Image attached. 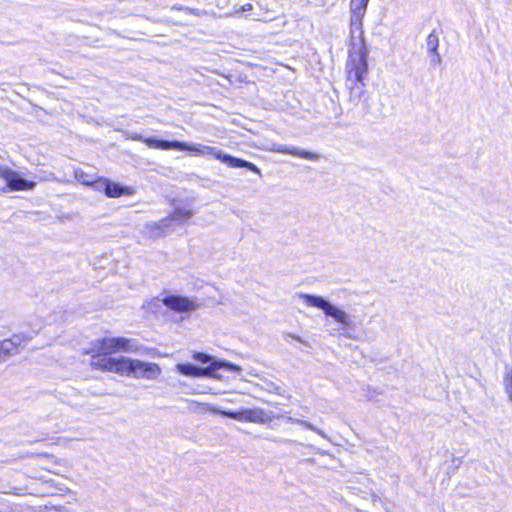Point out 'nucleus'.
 I'll return each mask as SVG.
<instances>
[{
    "instance_id": "obj_7",
    "label": "nucleus",
    "mask_w": 512,
    "mask_h": 512,
    "mask_svg": "<svg viewBox=\"0 0 512 512\" xmlns=\"http://www.w3.org/2000/svg\"><path fill=\"white\" fill-rule=\"evenodd\" d=\"M0 178L6 182L8 191L32 190L36 185L34 181L21 178L16 171L4 165H0Z\"/></svg>"
},
{
    "instance_id": "obj_10",
    "label": "nucleus",
    "mask_w": 512,
    "mask_h": 512,
    "mask_svg": "<svg viewBox=\"0 0 512 512\" xmlns=\"http://www.w3.org/2000/svg\"><path fill=\"white\" fill-rule=\"evenodd\" d=\"M100 183L104 186V193L109 198H119L123 195H130L131 190L128 187H123L118 183L112 182L109 179L101 178Z\"/></svg>"
},
{
    "instance_id": "obj_20",
    "label": "nucleus",
    "mask_w": 512,
    "mask_h": 512,
    "mask_svg": "<svg viewBox=\"0 0 512 512\" xmlns=\"http://www.w3.org/2000/svg\"><path fill=\"white\" fill-rule=\"evenodd\" d=\"M160 307V300L158 298H153L149 300L145 306L147 310L150 312H156Z\"/></svg>"
},
{
    "instance_id": "obj_15",
    "label": "nucleus",
    "mask_w": 512,
    "mask_h": 512,
    "mask_svg": "<svg viewBox=\"0 0 512 512\" xmlns=\"http://www.w3.org/2000/svg\"><path fill=\"white\" fill-rule=\"evenodd\" d=\"M439 47L438 35L433 31L427 37V48L436 57V62H440V56L437 53Z\"/></svg>"
},
{
    "instance_id": "obj_19",
    "label": "nucleus",
    "mask_w": 512,
    "mask_h": 512,
    "mask_svg": "<svg viewBox=\"0 0 512 512\" xmlns=\"http://www.w3.org/2000/svg\"><path fill=\"white\" fill-rule=\"evenodd\" d=\"M504 388L509 399L512 400V369L504 377Z\"/></svg>"
},
{
    "instance_id": "obj_22",
    "label": "nucleus",
    "mask_w": 512,
    "mask_h": 512,
    "mask_svg": "<svg viewBox=\"0 0 512 512\" xmlns=\"http://www.w3.org/2000/svg\"><path fill=\"white\" fill-rule=\"evenodd\" d=\"M31 477H34V478H41V475H39L38 473H33L31 475Z\"/></svg>"
},
{
    "instance_id": "obj_12",
    "label": "nucleus",
    "mask_w": 512,
    "mask_h": 512,
    "mask_svg": "<svg viewBox=\"0 0 512 512\" xmlns=\"http://www.w3.org/2000/svg\"><path fill=\"white\" fill-rule=\"evenodd\" d=\"M277 152L311 161H316L319 158L318 154L314 152L300 150L295 147L281 146L277 149Z\"/></svg>"
},
{
    "instance_id": "obj_17",
    "label": "nucleus",
    "mask_w": 512,
    "mask_h": 512,
    "mask_svg": "<svg viewBox=\"0 0 512 512\" xmlns=\"http://www.w3.org/2000/svg\"><path fill=\"white\" fill-rule=\"evenodd\" d=\"M77 178L78 181L84 186L93 187L94 185L100 183L102 177L91 178L89 177V175L82 172L80 175L77 176Z\"/></svg>"
},
{
    "instance_id": "obj_21",
    "label": "nucleus",
    "mask_w": 512,
    "mask_h": 512,
    "mask_svg": "<svg viewBox=\"0 0 512 512\" xmlns=\"http://www.w3.org/2000/svg\"><path fill=\"white\" fill-rule=\"evenodd\" d=\"M253 9V5L251 3H245L239 8L234 9L233 14L234 15H240L243 12H248Z\"/></svg>"
},
{
    "instance_id": "obj_2",
    "label": "nucleus",
    "mask_w": 512,
    "mask_h": 512,
    "mask_svg": "<svg viewBox=\"0 0 512 512\" xmlns=\"http://www.w3.org/2000/svg\"><path fill=\"white\" fill-rule=\"evenodd\" d=\"M348 46V58L345 67L346 86L349 90L348 101L354 106L362 105L363 110L368 113L370 104L364 90V79L368 74V49L360 19L352 21L350 24Z\"/></svg>"
},
{
    "instance_id": "obj_4",
    "label": "nucleus",
    "mask_w": 512,
    "mask_h": 512,
    "mask_svg": "<svg viewBox=\"0 0 512 512\" xmlns=\"http://www.w3.org/2000/svg\"><path fill=\"white\" fill-rule=\"evenodd\" d=\"M301 298L306 305L321 309L325 315L332 317L336 322L342 325L343 328H350L353 326V321L350 316L343 310L331 305L327 300L320 296L303 294Z\"/></svg>"
},
{
    "instance_id": "obj_14",
    "label": "nucleus",
    "mask_w": 512,
    "mask_h": 512,
    "mask_svg": "<svg viewBox=\"0 0 512 512\" xmlns=\"http://www.w3.org/2000/svg\"><path fill=\"white\" fill-rule=\"evenodd\" d=\"M168 228H170V226L168 219L165 217L157 222L148 223L145 226L146 231L153 237L162 236Z\"/></svg>"
},
{
    "instance_id": "obj_11",
    "label": "nucleus",
    "mask_w": 512,
    "mask_h": 512,
    "mask_svg": "<svg viewBox=\"0 0 512 512\" xmlns=\"http://www.w3.org/2000/svg\"><path fill=\"white\" fill-rule=\"evenodd\" d=\"M193 216V210L187 207H175L171 213L165 218L168 219V224L171 225L174 222L183 223Z\"/></svg>"
},
{
    "instance_id": "obj_1",
    "label": "nucleus",
    "mask_w": 512,
    "mask_h": 512,
    "mask_svg": "<svg viewBox=\"0 0 512 512\" xmlns=\"http://www.w3.org/2000/svg\"><path fill=\"white\" fill-rule=\"evenodd\" d=\"M137 351L138 346L135 340L118 336L97 339L85 353L90 356V366L94 370L116 374H132L135 378H157L161 369L156 363L111 356L116 353Z\"/></svg>"
},
{
    "instance_id": "obj_18",
    "label": "nucleus",
    "mask_w": 512,
    "mask_h": 512,
    "mask_svg": "<svg viewBox=\"0 0 512 512\" xmlns=\"http://www.w3.org/2000/svg\"><path fill=\"white\" fill-rule=\"evenodd\" d=\"M193 359L201 364H208L214 362L212 357L206 353L203 352H196L193 354Z\"/></svg>"
},
{
    "instance_id": "obj_16",
    "label": "nucleus",
    "mask_w": 512,
    "mask_h": 512,
    "mask_svg": "<svg viewBox=\"0 0 512 512\" xmlns=\"http://www.w3.org/2000/svg\"><path fill=\"white\" fill-rule=\"evenodd\" d=\"M369 0H351V11L355 15H363L366 11Z\"/></svg>"
},
{
    "instance_id": "obj_13",
    "label": "nucleus",
    "mask_w": 512,
    "mask_h": 512,
    "mask_svg": "<svg viewBox=\"0 0 512 512\" xmlns=\"http://www.w3.org/2000/svg\"><path fill=\"white\" fill-rule=\"evenodd\" d=\"M44 462L51 464V465H56L57 459L54 455L48 454V453L36 454L33 456V461L31 463V466L38 467L41 470L51 471L48 466L43 465Z\"/></svg>"
},
{
    "instance_id": "obj_3",
    "label": "nucleus",
    "mask_w": 512,
    "mask_h": 512,
    "mask_svg": "<svg viewBox=\"0 0 512 512\" xmlns=\"http://www.w3.org/2000/svg\"><path fill=\"white\" fill-rule=\"evenodd\" d=\"M132 139L137 140L145 144L147 147L151 149H159V150H179V151H186L190 152L197 156H202L205 154H209L213 156L215 159L221 161L222 163L226 164L230 168H246L249 171L260 175L261 171L260 169L253 164L252 162L236 158L232 155L225 154L220 150L215 149L211 146H204V145H193L186 142H181L178 140H162V139H156L153 137H144L142 135H134Z\"/></svg>"
},
{
    "instance_id": "obj_9",
    "label": "nucleus",
    "mask_w": 512,
    "mask_h": 512,
    "mask_svg": "<svg viewBox=\"0 0 512 512\" xmlns=\"http://www.w3.org/2000/svg\"><path fill=\"white\" fill-rule=\"evenodd\" d=\"M161 302L170 310L178 313L190 312L197 309L198 304L185 296L180 295H167Z\"/></svg>"
},
{
    "instance_id": "obj_6",
    "label": "nucleus",
    "mask_w": 512,
    "mask_h": 512,
    "mask_svg": "<svg viewBox=\"0 0 512 512\" xmlns=\"http://www.w3.org/2000/svg\"><path fill=\"white\" fill-rule=\"evenodd\" d=\"M221 368L232 369L233 365L224 362H212L206 367L199 368L189 363H182L176 366L179 373L189 377H211L221 379L222 376L218 373Z\"/></svg>"
},
{
    "instance_id": "obj_8",
    "label": "nucleus",
    "mask_w": 512,
    "mask_h": 512,
    "mask_svg": "<svg viewBox=\"0 0 512 512\" xmlns=\"http://www.w3.org/2000/svg\"><path fill=\"white\" fill-rule=\"evenodd\" d=\"M31 340L27 334H13L11 337L0 341V363L7 358L19 353L20 349L26 346Z\"/></svg>"
},
{
    "instance_id": "obj_5",
    "label": "nucleus",
    "mask_w": 512,
    "mask_h": 512,
    "mask_svg": "<svg viewBox=\"0 0 512 512\" xmlns=\"http://www.w3.org/2000/svg\"><path fill=\"white\" fill-rule=\"evenodd\" d=\"M207 410L213 414L225 416L239 422L263 424L269 421V416L261 408L241 409L239 411L221 410L215 406L207 405Z\"/></svg>"
}]
</instances>
